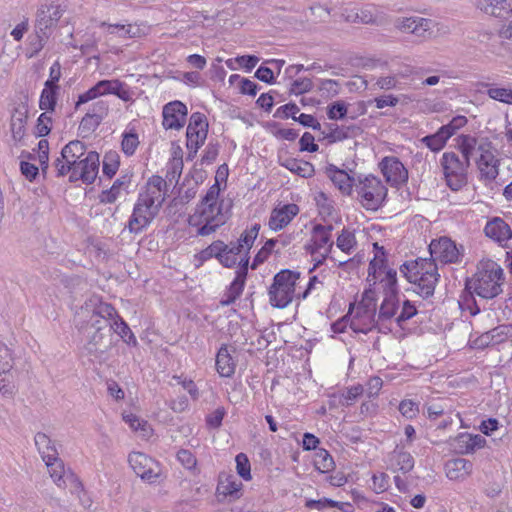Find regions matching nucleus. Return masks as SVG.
<instances>
[{
	"label": "nucleus",
	"mask_w": 512,
	"mask_h": 512,
	"mask_svg": "<svg viewBox=\"0 0 512 512\" xmlns=\"http://www.w3.org/2000/svg\"><path fill=\"white\" fill-rule=\"evenodd\" d=\"M111 330H114L121 338L126 337L131 332L127 323L117 313L112 320L110 331Z\"/></svg>",
	"instance_id": "obj_62"
},
{
	"label": "nucleus",
	"mask_w": 512,
	"mask_h": 512,
	"mask_svg": "<svg viewBox=\"0 0 512 512\" xmlns=\"http://www.w3.org/2000/svg\"><path fill=\"white\" fill-rule=\"evenodd\" d=\"M58 87H44L42 90L39 107L41 110L53 111L56 105V91Z\"/></svg>",
	"instance_id": "obj_46"
},
{
	"label": "nucleus",
	"mask_w": 512,
	"mask_h": 512,
	"mask_svg": "<svg viewBox=\"0 0 512 512\" xmlns=\"http://www.w3.org/2000/svg\"><path fill=\"white\" fill-rule=\"evenodd\" d=\"M166 194V181L161 176L153 175L142 188L137 201L158 214L165 201Z\"/></svg>",
	"instance_id": "obj_11"
},
{
	"label": "nucleus",
	"mask_w": 512,
	"mask_h": 512,
	"mask_svg": "<svg viewBox=\"0 0 512 512\" xmlns=\"http://www.w3.org/2000/svg\"><path fill=\"white\" fill-rule=\"evenodd\" d=\"M260 229L259 224L253 225L249 230L244 231L238 242L234 244L237 248V251L240 252L243 256H240L239 264H244V260L248 259L247 253L250 250V248L253 246V243L255 239L257 238L258 232Z\"/></svg>",
	"instance_id": "obj_35"
},
{
	"label": "nucleus",
	"mask_w": 512,
	"mask_h": 512,
	"mask_svg": "<svg viewBox=\"0 0 512 512\" xmlns=\"http://www.w3.org/2000/svg\"><path fill=\"white\" fill-rule=\"evenodd\" d=\"M315 467L322 473L329 472L334 468V460L326 450H320L314 460Z\"/></svg>",
	"instance_id": "obj_51"
},
{
	"label": "nucleus",
	"mask_w": 512,
	"mask_h": 512,
	"mask_svg": "<svg viewBox=\"0 0 512 512\" xmlns=\"http://www.w3.org/2000/svg\"><path fill=\"white\" fill-rule=\"evenodd\" d=\"M119 166L118 154L115 152H111L105 155L103 161V172L108 177H112L115 175Z\"/></svg>",
	"instance_id": "obj_56"
},
{
	"label": "nucleus",
	"mask_w": 512,
	"mask_h": 512,
	"mask_svg": "<svg viewBox=\"0 0 512 512\" xmlns=\"http://www.w3.org/2000/svg\"><path fill=\"white\" fill-rule=\"evenodd\" d=\"M313 88V83L309 78H299L291 83L290 93L301 95L309 92Z\"/></svg>",
	"instance_id": "obj_58"
},
{
	"label": "nucleus",
	"mask_w": 512,
	"mask_h": 512,
	"mask_svg": "<svg viewBox=\"0 0 512 512\" xmlns=\"http://www.w3.org/2000/svg\"><path fill=\"white\" fill-rule=\"evenodd\" d=\"M49 143L46 139H41L38 142V159L43 172L48 169L49 161Z\"/></svg>",
	"instance_id": "obj_61"
},
{
	"label": "nucleus",
	"mask_w": 512,
	"mask_h": 512,
	"mask_svg": "<svg viewBox=\"0 0 512 512\" xmlns=\"http://www.w3.org/2000/svg\"><path fill=\"white\" fill-rule=\"evenodd\" d=\"M220 186L215 182L207 191L195 212L189 217L190 226L197 228V234L208 236L227 221V214L219 202Z\"/></svg>",
	"instance_id": "obj_2"
},
{
	"label": "nucleus",
	"mask_w": 512,
	"mask_h": 512,
	"mask_svg": "<svg viewBox=\"0 0 512 512\" xmlns=\"http://www.w3.org/2000/svg\"><path fill=\"white\" fill-rule=\"evenodd\" d=\"M276 244L277 240L274 239H269L265 243V245L259 250V252L255 256L254 262L251 266L252 269H255L258 264L263 263L268 258Z\"/></svg>",
	"instance_id": "obj_59"
},
{
	"label": "nucleus",
	"mask_w": 512,
	"mask_h": 512,
	"mask_svg": "<svg viewBox=\"0 0 512 512\" xmlns=\"http://www.w3.org/2000/svg\"><path fill=\"white\" fill-rule=\"evenodd\" d=\"M187 107L180 101H173L163 108V126L166 129H180L184 126Z\"/></svg>",
	"instance_id": "obj_20"
},
{
	"label": "nucleus",
	"mask_w": 512,
	"mask_h": 512,
	"mask_svg": "<svg viewBox=\"0 0 512 512\" xmlns=\"http://www.w3.org/2000/svg\"><path fill=\"white\" fill-rule=\"evenodd\" d=\"M242 483L237 481L234 476H227L221 479L218 485V491L225 496H234L238 498V493Z\"/></svg>",
	"instance_id": "obj_43"
},
{
	"label": "nucleus",
	"mask_w": 512,
	"mask_h": 512,
	"mask_svg": "<svg viewBox=\"0 0 512 512\" xmlns=\"http://www.w3.org/2000/svg\"><path fill=\"white\" fill-rule=\"evenodd\" d=\"M52 118L48 112L40 114L37 119L35 133L38 137H44L51 131Z\"/></svg>",
	"instance_id": "obj_52"
},
{
	"label": "nucleus",
	"mask_w": 512,
	"mask_h": 512,
	"mask_svg": "<svg viewBox=\"0 0 512 512\" xmlns=\"http://www.w3.org/2000/svg\"><path fill=\"white\" fill-rule=\"evenodd\" d=\"M332 230V225H315L312 230V243L307 246V250L312 255L319 254L325 259L333 248Z\"/></svg>",
	"instance_id": "obj_15"
},
{
	"label": "nucleus",
	"mask_w": 512,
	"mask_h": 512,
	"mask_svg": "<svg viewBox=\"0 0 512 512\" xmlns=\"http://www.w3.org/2000/svg\"><path fill=\"white\" fill-rule=\"evenodd\" d=\"M324 138L329 142L342 141L349 137V128L339 127L337 125H329L323 132Z\"/></svg>",
	"instance_id": "obj_48"
},
{
	"label": "nucleus",
	"mask_w": 512,
	"mask_h": 512,
	"mask_svg": "<svg viewBox=\"0 0 512 512\" xmlns=\"http://www.w3.org/2000/svg\"><path fill=\"white\" fill-rule=\"evenodd\" d=\"M476 7L483 13L496 18L512 14V0H478Z\"/></svg>",
	"instance_id": "obj_27"
},
{
	"label": "nucleus",
	"mask_w": 512,
	"mask_h": 512,
	"mask_svg": "<svg viewBox=\"0 0 512 512\" xmlns=\"http://www.w3.org/2000/svg\"><path fill=\"white\" fill-rule=\"evenodd\" d=\"M248 269V260H244V264L240 265L237 270V275L234 281L231 283L225 298L221 300V304L224 306H228L232 304L241 294L244 288L245 279L247 275Z\"/></svg>",
	"instance_id": "obj_30"
},
{
	"label": "nucleus",
	"mask_w": 512,
	"mask_h": 512,
	"mask_svg": "<svg viewBox=\"0 0 512 512\" xmlns=\"http://www.w3.org/2000/svg\"><path fill=\"white\" fill-rule=\"evenodd\" d=\"M379 167L386 182L391 186L403 184L408 179V171L397 157H384L379 163Z\"/></svg>",
	"instance_id": "obj_19"
},
{
	"label": "nucleus",
	"mask_w": 512,
	"mask_h": 512,
	"mask_svg": "<svg viewBox=\"0 0 512 512\" xmlns=\"http://www.w3.org/2000/svg\"><path fill=\"white\" fill-rule=\"evenodd\" d=\"M503 281L500 265L493 260H486L478 264L476 273L467 280L466 288L484 299H492L501 293Z\"/></svg>",
	"instance_id": "obj_4"
},
{
	"label": "nucleus",
	"mask_w": 512,
	"mask_h": 512,
	"mask_svg": "<svg viewBox=\"0 0 512 512\" xmlns=\"http://www.w3.org/2000/svg\"><path fill=\"white\" fill-rule=\"evenodd\" d=\"M455 442L456 449L460 454H470L483 448L486 440L480 435L463 433L456 438Z\"/></svg>",
	"instance_id": "obj_33"
},
{
	"label": "nucleus",
	"mask_w": 512,
	"mask_h": 512,
	"mask_svg": "<svg viewBox=\"0 0 512 512\" xmlns=\"http://www.w3.org/2000/svg\"><path fill=\"white\" fill-rule=\"evenodd\" d=\"M350 327L356 333H368L379 325L376 320V302L370 292H365L357 305L349 311Z\"/></svg>",
	"instance_id": "obj_9"
},
{
	"label": "nucleus",
	"mask_w": 512,
	"mask_h": 512,
	"mask_svg": "<svg viewBox=\"0 0 512 512\" xmlns=\"http://www.w3.org/2000/svg\"><path fill=\"white\" fill-rule=\"evenodd\" d=\"M357 198L366 210L376 211L384 203L387 197V187L380 178L367 175L359 178L355 184Z\"/></svg>",
	"instance_id": "obj_7"
},
{
	"label": "nucleus",
	"mask_w": 512,
	"mask_h": 512,
	"mask_svg": "<svg viewBox=\"0 0 512 512\" xmlns=\"http://www.w3.org/2000/svg\"><path fill=\"white\" fill-rule=\"evenodd\" d=\"M421 142L424 143L431 151L438 152L444 148L446 145V141L443 139V136L437 131L432 135H427L421 139Z\"/></svg>",
	"instance_id": "obj_53"
},
{
	"label": "nucleus",
	"mask_w": 512,
	"mask_h": 512,
	"mask_svg": "<svg viewBox=\"0 0 512 512\" xmlns=\"http://www.w3.org/2000/svg\"><path fill=\"white\" fill-rule=\"evenodd\" d=\"M488 87L487 89V95L489 98L512 105V88H506V87H498L486 84Z\"/></svg>",
	"instance_id": "obj_44"
},
{
	"label": "nucleus",
	"mask_w": 512,
	"mask_h": 512,
	"mask_svg": "<svg viewBox=\"0 0 512 512\" xmlns=\"http://www.w3.org/2000/svg\"><path fill=\"white\" fill-rule=\"evenodd\" d=\"M416 313V307L409 300H404L402 303L401 311L396 316L395 321L398 325H401L403 322L415 316Z\"/></svg>",
	"instance_id": "obj_57"
},
{
	"label": "nucleus",
	"mask_w": 512,
	"mask_h": 512,
	"mask_svg": "<svg viewBox=\"0 0 512 512\" xmlns=\"http://www.w3.org/2000/svg\"><path fill=\"white\" fill-rule=\"evenodd\" d=\"M208 132L206 117L197 112L193 113L187 127V148L196 152L205 142Z\"/></svg>",
	"instance_id": "obj_17"
},
{
	"label": "nucleus",
	"mask_w": 512,
	"mask_h": 512,
	"mask_svg": "<svg viewBox=\"0 0 512 512\" xmlns=\"http://www.w3.org/2000/svg\"><path fill=\"white\" fill-rule=\"evenodd\" d=\"M51 33L46 32L45 30H40V28L35 26L34 33L29 36L28 42V57L32 58L36 56L47 43Z\"/></svg>",
	"instance_id": "obj_39"
},
{
	"label": "nucleus",
	"mask_w": 512,
	"mask_h": 512,
	"mask_svg": "<svg viewBox=\"0 0 512 512\" xmlns=\"http://www.w3.org/2000/svg\"><path fill=\"white\" fill-rule=\"evenodd\" d=\"M99 26L105 29L108 35H114L123 39H130L140 36V29L132 24L123 25L101 22Z\"/></svg>",
	"instance_id": "obj_36"
},
{
	"label": "nucleus",
	"mask_w": 512,
	"mask_h": 512,
	"mask_svg": "<svg viewBox=\"0 0 512 512\" xmlns=\"http://www.w3.org/2000/svg\"><path fill=\"white\" fill-rule=\"evenodd\" d=\"M138 144L139 141L136 134H125L122 140V150L125 154L132 155L135 152Z\"/></svg>",
	"instance_id": "obj_64"
},
{
	"label": "nucleus",
	"mask_w": 512,
	"mask_h": 512,
	"mask_svg": "<svg viewBox=\"0 0 512 512\" xmlns=\"http://www.w3.org/2000/svg\"><path fill=\"white\" fill-rule=\"evenodd\" d=\"M112 333L94 331L88 336L84 345L86 353L98 362H104L107 359V352L110 350Z\"/></svg>",
	"instance_id": "obj_18"
},
{
	"label": "nucleus",
	"mask_w": 512,
	"mask_h": 512,
	"mask_svg": "<svg viewBox=\"0 0 512 512\" xmlns=\"http://www.w3.org/2000/svg\"><path fill=\"white\" fill-rule=\"evenodd\" d=\"M400 272L416 286V292L424 298L433 295L439 280L437 266L434 261L427 258H418L407 261L400 266Z\"/></svg>",
	"instance_id": "obj_5"
},
{
	"label": "nucleus",
	"mask_w": 512,
	"mask_h": 512,
	"mask_svg": "<svg viewBox=\"0 0 512 512\" xmlns=\"http://www.w3.org/2000/svg\"><path fill=\"white\" fill-rule=\"evenodd\" d=\"M115 308L98 298L87 300L75 314V324L79 330L94 328V331L110 332V326L114 316Z\"/></svg>",
	"instance_id": "obj_6"
},
{
	"label": "nucleus",
	"mask_w": 512,
	"mask_h": 512,
	"mask_svg": "<svg viewBox=\"0 0 512 512\" xmlns=\"http://www.w3.org/2000/svg\"><path fill=\"white\" fill-rule=\"evenodd\" d=\"M28 119V107L25 104H20L13 110L10 119V132L11 137L15 143L23 140L26 134V124Z\"/></svg>",
	"instance_id": "obj_25"
},
{
	"label": "nucleus",
	"mask_w": 512,
	"mask_h": 512,
	"mask_svg": "<svg viewBox=\"0 0 512 512\" xmlns=\"http://www.w3.org/2000/svg\"><path fill=\"white\" fill-rule=\"evenodd\" d=\"M342 17L348 23L374 24L377 22V10L370 5L364 7L348 6L342 10Z\"/></svg>",
	"instance_id": "obj_23"
},
{
	"label": "nucleus",
	"mask_w": 512,
	"mask_h": 512,
	"mask_svg": "<svg viewBox=\"0 0 512 512\" xmlns=\"http://www.w3.org/2000/svg\"><path fill=\"white\" fill-rule=\"evenodd\" d=\"M399 309V299L396 295H389L387 296L379 309L378 314V322L379 324L385 323L387 321H390L393 318H396L398 315L397 311Z\"/></svg>",
	"instance_id": "obj_38"
},
{
	"label": "nucleus",
	"mask_w": 512,
	"mask_h": 512,
	"mask_svg": "<svg viewBox=\"0 0 512 512\" xmlns=\"http://www.w3.org/2000/svg\"><path fill=\"white\" fill-rule=\"evenodd\" d=\"M282 165L289 171L303 178H309L313 176L315 172L313 165L303 160L287 159Z\"/></svg>",
	"instance_id": "obj_40"
},
{
	"label": "nucleus",
	"mask_w": 512,
	"mask_h": 512,
	"mask_svg": "<svg viewBox=\"0 0 512 512\" xmlns=\"http://www.w3.org/2000/svg\"><path fill=\"white\" fill-rule=\"evenodd\" d=\"M63 3V0H45L37 9L36 27L52 33L66 10Z\"/></svg>",
	"instance_id": "obj_12"
},
{
	"label": "nucleus",
	"mask_w": 512,
	"mask_h": 512,
	"mask_svg": "<svg viewBox=\"0 0 512 512\" xmlns=\"http://www.w3.org/2000/svg\"><path fill=\"white\" fill-rule=\"evenodd\" d=\"M326 174L333 184L345 195H350L356 182L344 170L337 168L334 165H329L326 168Z\"/></svg>",
	"instance_id": "obj_29"
},
{
	"label": "nucleus",
	"mask_w": 512,
	"mask_h": 512,
	"mask_svg": "<svg viewBox=\"0 0 512 512\" xmlns=\"http://www.w3.org/2000/svg\"><path fill=\"white\" fill-rule=\"evenodd\" d=\"M35 445L45 463L58 457V452L52 443L51 439L44 433H37L35 435Z\"/></svg>",
	"instance_id": "obj_37"
},
{
	"label": "nucleus",
	"mask_w": 512,
	"mask_h": 512,
	"mask_svg": "<svg viewBox=\"0 0 512 512\" xmlns=\"http://www.w3.org/2000/svg\"><path fill=\"white\" fill-rule=\"evenodd\" d=\"M236 368V363L227 346H222L216 355V370L221 377H231Z\"/></svg>",
	"instance_id": "obj_34"
},
{
	"label": "nucleus",
	"mask_w": 512,
	"mask_h": 512,
	"mask_svg": "<svg viewBox=\"0 0 512 512\" xmlns=\"http://www.w3.org/2000/svg\"><path fill=\"white\" fill-rule=\"evenodd\" d=\"M158 214L147 206L136 201L127 228L131 233L138 234L146 228Z\"/></svg>",
	"instance_id": "obj_24"
},
{
	"label": "nucleus",
	"mask_w": 512,
	"mask_h": 512,
	"mask_svg": "<svg viewBox=\"0 0 512 512\" xmlns=\"http://www.w3.org/2000/svg\"><path fill=\"white\" fill-rule=\"evenodd\" d=\"M458 148L463 158H470L476 155L477 168L480 179L485 183L493 182L499 174L500 160L496 156V150L487 139H477L471 135H461L458 139Z\"/></svg>",
	"instance_id": "obj_3"
},
{
	"label": "nucleus",
	"mask_w": 512,
	"mask_h": 512,
	"mask_svg": "<svg viewBox=\"0 0 512 512\" xmlns=\"http://www.w3.org/2000/svg\"><path fill=\"white\" fill-rule=\"evenodd\" d=\"M484 232L487 237L503 247H506L508 241L512 239V229L510 225L499 217H494L488 221Z\"/></svg>",
	"instance_id": "obj_21"
},
{
	"label": "nucleus",
	"mask_w": 512,
	"mask_h": 512,
	"mask_svg": "<svg viewBox=\"0 0 512 512\" xmlns=\"http://www.w3.org/2000/svg\"><path fill=\"white\" fill-rule=\"evenodd\" d=\"M429 252L432 261L441 263H455L459 260L461 253L456 244L447 237L433 240L429 245Z\"/></svg>",
	"instance_id": "obj_16"
},
{
	"label": "nucleus",
	"mask_w": 512,
	"mask_h": 512,
	"mask_svg": "<svg viewBox=\"0 0 512 512\" xmlns=\"http://www.w3.org/2000/svg\"><path fill=\"white\" fill-rule=\"evenodd\" d=\"M240 255L242 254L238 252L236 246L233 243H231L230 245L226 246V249L225 251H223V254L219 261L225 267H232L234 264H236L238 256Z\"/></svg>",
	"instance_id": "obj_55"
},
{
	"label": "nucleus",
	"mask_w": 512,
	"mask_h": 512,
	"mask_svg": "<svg viewBox=\"0 0 512 512\" xmlns=\"http://www.w3.org/2000/svg\"><path fill=\"white\" fill-rule=\"evenodd\" d=\"M128 462L130 467L142 480L148 483H156L161 478V467L151 457L142 452H132L129 455Z\"/></svg>",
	"instance_id": "obj_13"
},
{
	"label": "nucleus",
	"mask_w": 512,
	"mask_h": 512,
	"mask_svg": "<svg viewBox=\"0 0 512 512\" xmlns=\"http://www.w3.org/2000/svg\"><path fill=\"white\" fill-rule=\"evenodd\" d=\"M100 96L106 94H114L123 101H130L132 99L131 92L126 85L118 79L101 80L96 83Z\"/></svg>",
	"instance_id": "obj_31"
},
{
	"label": "nucleus",
	"mask_w": 512,
	"mask_h": 512,
	"mask_svg": "<svg viewBox=\"0 0 512 512\" xmlns=\"http://www.w3.org/2000/svg\"><path fill=\"white\" fill-rule=\"evenodd\" d=\"M363 387L361 385L352 386L341 392L338 396V403L343 406L352 405L357 398L362 395Z\"/></svg>",
	"instance_id": "obj_47"
},
{
	"label": "nucleus",
	"mask_w": 512,
	"mask_h": 512,
	"mask_svg": "<svg viewBox=\"0 0 512 512\" xmlns=\"http://www.w3.org/2000/svg\"><path fill=\"white\" fill-rule=\"evenodd\" d=\"M306 506L310 509L324 510L326 508H338L343 512H352L353 505L348 502H337L327 498L320 500H309L306 502Z\"/></svg>",
	"instance_id": "obj_41"
},
{
	"label": "nucleus",
	"mask_w": 512,
	"mask_h": 512,
	"mask_svg": "<svg viewBox=\"0 0 512 512\" xmlns=\"http://www.w3.org/2000/svg\"><path fill=\"white\" fill-rule=\"evenodd\" d=\"M473 471V463L465 458L449 460L445 465L446 476L453 481L467 479Z\"/></svg>",
	"instance_id": "obj_28"
},
{
	"label": "nucleus",
	"mask_w": 512,
	"mask_h": 512,
	"mask_svg": "<svg viewBox=\"0 0 512 512\" xmlns=\"http://www.w3.org/2000/svg\"><path fill=\"white\" fill-rule=\"evenodd\" d=\"M108 112V105L104 101H98L93 106V111L87 113L81 120L79 130L81 133L90 134L101 123Z\"/></svg>",
	"instance_id": "obj_26"
},
{
	"label": "nucleus",
	"mask_w": 512,
	"mask_h": 512,
	"mask_svg": "<svg viewBox=\"0 0 512 512\" xmlns=\"http://www.w3.org/2000/svg\"><path fill=\"white\" fill-rule=\"evenodd\" d=\"M236 469L237 473L244 479H251V468L248 457L244 453H239L236 458Z\"/></svg>",
	"instance_id": "obj_54"
},
{
	"label": "nucleus",
	"mask_w": 512,
	"mask_h": 512,
	"mask_svg": "<svg viewBox=\"0 0 512 512\" xmlns=\"http://www.w3.org/2000/svg\"><path fill=\"white\" fill-rule=\"evenodd\" d=\"M337 247L346 254H351L356 246V238L353 232L343 229L336 240Z\"/></svg>",
	"instance_id": "obj_45"
},
{
	"label": "nucleus",
	"mask_w": 512,
	"mask_h": 512,
	"mask_svg": "<svg viewBox=\"0 0 512 512\" xmlns=\"http://www.w3.org/2000/svg\"><path fill=\"white\" fill-rule=\"evenodd\" d=\"M123 420L129 424L133 431L139 433L143 438H148L152 433V428L147 421L140 419L134 414L123 415Z\"/></svg>",
	"instance_id": "obj_42"
},
{
	"label": "nucleus",
	"mask_w": 512,
	"mask_h": 512,
	"mask_svg": "<svg viewBox=\"0 0 512 512\" xmlns=\"http://www.w3.org/2000/svg\"><path fill=\"white\" fill-rule=\"evenodd\" d=\"M347 107L344 102L338 101L328 107L327 115L329 119L337 120L345 117Z\"/></svg>",
	"instance_id": "obj_63"
},
{
	"label": "nucleus",
	"mask_w": 512,
	"mask_h": 512,
	"mask_svg": "<svg viewBox=\"0 0 512 512\" xmlns=\"http://www.w3.org/2000/svg\"><path fill=\"white\" fill-rule=\"evenodd\" d=\"M99 154L86 151V145L80 140L67 143L61 150L60 157L54 161L57 176L69 174L70 181L81 179L86 184L94 182L99 171Z\"/></svg>",
	"instance_id": "obj_1"
},
{
	"label": "nucleus",
	"mask_w": 512,
	"mask_h": 512,
	"mask_svg": "<svg viewBox=\"0 0 512 512\" xmlns=\"http://www.w3.org/2000/svg\"><path fill=\"white\" fill-rule=\"evenodd\" d=\"M394 26L402 33H409L426 39L432 36L434 22L431 19L419 16L399 17L395 20Z\"/></svg>",
	"instance_id": "obj_14"
},
{
	"label": "nucleus",
	"mask_w": 512,
	"mask_h": 512,
	"mask_svg": "<svg viewBox=\"0 0 512 512\" xmlns=\"http://www.w3.org/2000/svg\"><path fill=\"white\" fill-rule=\"evenodd\" d=\"M300 274L291 270H282L278 272L269 288V302L273 307L285 308L293 300L295 287Z\"/></svg>",
	"instance_id": "obj_8"
},
{
	"label": "nucleus",
	"mask_w": 512,
	"mask_h": 512,
	"mask_svg": "<svg viewBox=\"0 0 512 512\" xmlns=\"http://www.w3.org/2000/svg\"><path fill=\"white\" fill-rule=\"evenodd\" d=\"M440 165L445 181L450 189L458 191L467 184L470 158L461 160L456 153L445 152L441 157Z\"/></svg>",
	"instance_id": "obj_10"
},
{
	"label": "nucleus",
	"mask_w": 512,
	"mask_h": 512,
	"mask_svg": "<svg viewBox=\"0 0 512 512\" xmlns=\"http://www.w3.org/2000/svg\"><path fill=\"white\" fill-rule=\"evenodd\" d=\"M45 464L48 468L50 477L60 488H65L67 481L74 478L73 473L70 470L65 469L63 461L58 457Z\"/></svg>",
	"instance_id": "obj_32"
},
{
	"label": "nucleus",
	"mask_w": 512,
	"mask_h": 512,
	"mask_svg": "<svg viewBox=\"0 0 512 512\" xmlns=\"http://www.w3.org/2000/svg\"><path fill=\"white\" fill-rule=\"evenodd\" d=\"M299 211L298 205L294 203L277 206L271 211L268 225L274 231L281 230L298 215Z\"/></svg>",
	"instance_id": "obj_22"
},
{
	"label": "nucleus",
	"mask_w": 512,
	"mask_h": 512,
	"mask_svg": "<svg viewBox=\"0 0 512 512\" xmlns=\"http://www.w3.org/2000/svg\"><path fill=\"white\" fill-rule=\"evenodd\" d=\"M13 356L11 350L4 344H0V375H8L13 368Z\"/></svg>",
	"instance_id": "obj_50"
},
{
	"label": "nucleus",
	"mask_w": 512,
	"mask_h": 512,
	"mask_svg": "<svg viewBox=\"0 0 512 512\" xmlns=\"http://www.w3.org/2000/svg\"><path fill=\"white\" fill-rule=\"evenodd\" d=\"M394 459H395L396 466L403 473L410 472L414 467V458L408 452L395 451Z\"/></svg>",
	"instance_id": "obj_49"
},
{
	"label": "nucleus",
	"mask_w": 512,
	"mask_h": 512,
	"mask_svg": "<svg viewBox=\"0 0 512 512\" xmlns=\"http://www.w3.org/2000/svg\"><path fill=\"white\" fill-rule=\"evenodd\" d=\"M122 184H123V182H120L119 180L115 181L109 190L102 192V194L100 196V201L102 203L115 202L120 194V189H121Z\"/></svg>",
	"instance_id": "obj_60"
}]
</instances>
